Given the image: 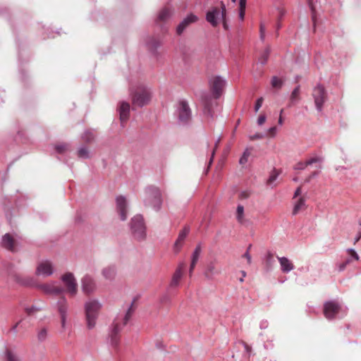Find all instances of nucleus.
<instances>
[{
	"instance_id": "obj_1",
	"label": "nucleus",
	"mask_w": 361,
	"mask_h": 361,
	"mask_svg": "<svg viewBox=\"0 0 361 361\" xmlns=\"http://www.w3.org/2000/svg\"><path fill=\"white\" fill-rule=\"evenodd\" d=\"M226 80L220 76H215L209 80L211 90L214 94V98L209 95H205L202 97L204 104L203 113L207 117L214 119L216 112L221 110L217 99L223 94L226 86Z\"/></svg>"
},
{
	"instance_id": "obj_2",
	"label": "nucleus",
	"mask_w": 361,
	"mask_h": 361,
	"mask_svg": "<svg viewBox=\"0 0 361 361\" xmlns=\"http://www.w3.org/2000/svg\"><path fill=\"white\" fill-rule=\"evenodd\" d=\"M135 301V300H133L130 305L128 307L124 317L121 319L118 317H117L112 325V328L109 334L110 344L111 346L114 348L116 350L118 349L119 346V333L121 331L122 326H124L125 325L127 324V323L130 319L132 315L133 314L135 310V307H134Z\"/></svg>"
},
{
	"instance_id": "obj_3",
	"label": "nucleus",
	"mask_w": 361,
	"mask_h": 361,
	"mask_svg": "<svg viewBox=\"0 0 361 361\" xmlns=\"http://www.w3.org/2000/svg\"><path fill=\"white\" fill-rule=\"evenodd\" d=\"M129 227L132 237L135 240L142 242L146 240L147 227L141 214H137L130 219Z\"/></svg>"
},
{
	"instance_id": "obj_4",
	"label": "nucleus",
	"mask_w": 361,
	"mask_h": 361,
	"mask_svg": "<svg viewBox=\"0 0 361 361\" xmlns=\"http://www.w3.org/2000/svg\"><path fill=\"white\" fill-rule=\"evenodd\" d=\"M144 204L146 207H152L155 211L160 210L162 204L161 193L159 188L149 185L145 189Z\"/></svg>"
},
{
	"instance_id": "obj_5",
	"label": "nucleus",
	"mask_w": 361,
	"mask_h": 361,
	"mask_svg": "<svg viewBox=\"0 0 361 361\" xmlns=\"http://www.w3.org/2000/svg\"><path fill=\"white\" fill-rule=\"evenodd\" d=\"M101 307L102 305L97 300H90L85 302V318L87 326L89 329H92L95 326L96 320Z\"/></svg>"
},
{
	"instance_id": "obj_6",
	"label": "nucleus",
	"mask_w": 361,
	"mask_h": 361,
	"mask_svg": "<svg viewBox=\"0 0 361 361\" xmlns=\"http://www.w3.org/2000/svg\"><path fill=\"white\" fill-rule=\"evenodd\" d=\"M130 95L133 106L142 107L147 104L151 99V92L147 87L140 85L135 90L130 89Z\"/></svg>"
},
{
	"instance_id": "obj_7",
	"label": "nucleus",
	"mask_w": 361,
	"mask_h": 361,
	"mask_svg": "<svg viewBox=\"0 0 361 361\" xmlns=\"http://www.w3.org/2000/svg\"><path fill=\"white\" fill-rule=\"evenodd\" d=\"M61 279L65 286V292L71 297H74L78 293V283L74 275L68 272L63 274Z\"/></svg>"
},
{
	"instance_id": "obj_8",
	"label": "nucleus",
	"mask_w": 361,
	"mask_h": 361,
	"mask_svg": "<svg viewBox=\"0 0 361 361\" xmlns=\"http://www.w3.org/2000/svg\"><path fill=\"white\" fill-rule=\"evenodd\" d=\"M312 97L317 110L322 111L323 105L327 100V93L324 87L321 84H318L315 86L312 91Z\"/></svg>"
},
{
	"instance_id": "obj_9",
	"label": "nucleus",
	"mask_w": 361,
	"mask_h": 361,
	"mask_svg": "<svg viewBox=\"0 0 361 361\" xmlns=\"http://www.w3.org/2000/svg\"><path fill=\"white\" fill-rule=\"evenodd\" d=\"M341 306L336 300L326 301L324 304V314L328 320L337 318L341 311Z\"/></svg>"
},
{
	"instance_id": "obj_10",
	"label": "nucleus",
	"mask_w": 361,
	"mask_h": 361,
	"mask_svg": "<svg viewBox=\"0 0 361 361\" xmlns=\"http://www.w3.org/2000/svg\"><path fill=\"white\" fill-rule=\"evenodd\" d=\"M178 120L182 125L188 124L192 118L191 109L186 101L182 100L178 104L177 109Z\"/></svg>"
},
{
	"instance_id": "obj_11",
	"label": "nucleus",
	"mask_w": 361,
	"mask_h": 361,
	"mask_svg": "<svg viewBox=\"0 0 361 361\" xmlns=\"http://www.w3.org/2000/svg\"><path fill=\"white\" fill-rule=\"evenodd\" d=\"M37 288L41 290L46 294L54 295H59L65 292L64 288L59 286L56 281L39 284L37 285Z\"/></svg>"
},
{
	"instance_id": "obj_12",
	"label": "nucleus",
	"mask_w": 361,
	"mask_h": 361,
	"mask_svg": "<svg viewBox=\"0 0 361 361\" xmlns=\"http://www.w3.org/2000/svg\"><path fill=\"white\" fill-rule=\"evenodd\" d=\"M54 273V267L49 260H44L39 262L36 268L35 274L37 276L47 277Z\"/></svg>"
},
{
	"instance_id": "obj_13",
	"label": "nucleus",
	"mask_w": 361,
	"mask_h": 361,
	"mask_svg": "<svg viewBox=\"0 0 361 361\" xmlns=\"http://www.w3.org/2000/svg\"><path fill=\"white\" fill-rule=\"evenodd\" d=\"M82 290L85 294L89 295L94 293L96 290V283L94 279L89 276L85 275L81 279Z\"/></svg>"
},
{
	"instance_id": "obj_14",
	"label": "nucleus",
	"mask_w": 361,
	"mask_h": 361,
	"mask_svg": "<svg viewBox=\"0 0 361 361\" xmlns=\"http://www.w3.org/2000/svg\"><path fill=\"white\" fill-rule=\"evenodd\" d=\"M198 20V17L190 13L183 20L178 24L176 27V33L178 35H182L185 30L191 24L196 23Z\"/></svg>"
},
{
	"instance_id": "obj_15",
	"label": "nucleus",
	"mask_w": 361,
	"mask_h": 361,
	"mask_svg": "<svg viewBox=\"0 0 361 361\" xmlns=\"http://www.w3.org/2000/svg\"><path fill=\"white\" fill-rule=\"evenodd\" d=\"M116 209L120 215V219L125 221L127 219V200L124 196H118L116 199Z\"/></svg>"
},
{
	"instance_id": "obj_16",
	"label": "nucleus",
	"mask_w": 361,
	"mask_h": 361,
	"mask_svg": "<svg viewBox=\"0 0 361 361\" xmlns=\"http://www.w3.org/2000/svg\"><path fill=\"white\" fill-rule=\"evenodd\" d=\"M58 312L61 316V322L62 327H65L67 312H68V302L66 298L63 296L60 298L57 302Z\"/></svg>"
},
{
	"instance_id": "obj_17",
	"label": "nucleus",
	"mask_w": 361,
	"mask_h": 361,
	"mask_svg": "<svg viewBox=\"0 0 361 361\" xmlns=\"http://www.w3.org/2000/svg\"><path fill=\"white\" fill-rule=\"evenodd\" d=\"M1 246L11 251V252H16V245L17 242L16 240L13 238V236L9 233H6L2 236L1 242Z\"/></svg>"
},
{
	"instance_id": "obj_18",
	"label": "nucleus",
	"mask_w": 361,
	"mask_h": 361,
	"mask_svg": "<svg viewBox=\"0 0 361 361\" xmlns=\"http://www.w3.org/2000/svg\"><path fill=\"white\" fill-rule=\"evenodd\" d=\"M190 227L188 226H184V228L179 232L178 238L176 239L174 245H173V250L175 252L178 253L183 245L185 239L188 236L190 233Z\"/></svg>"
},
{
	"instance_id": "obj_19",
	"label": "nucleus",
	"mask_w": 361,
	"mask_h": 361,
	"mask_svg": "<svg viewBox=\"0 0 361 361\" xmlns=\"http://www.w3.org/2000/svg\"><path fill=\"white\" fill-rule=\"evenodd\" d=\"M221 16V10L217 7H212L206 13V20L213 27H216L218 25V19Z\"/></svg>"
},
{
	"instance_id": "obj_20",
	"label": "nucleus",
	"mask_w": 361,
	"mask_h": 361,
	"mask_svg": "<svg viewBox=\"0 0 361 361\" xmlns=\"http://www.w3.org/2000/svg\"><path fill=\"white\" fill-rule=\"evenodd\" d=\"M14 280L17 283L23 286L37 288V285H39V283H37L35 279L32 276L15 275Z\"/></svg>"
},
{
	"instance_id": "obj_21",
	"label": "nucleus",
	"mask_w": 361,
	"mask_h": 361,
	"mask_svg": "<svg viewBox=\"0 0 361 361\" xmlns=\"http://www.w3.org/2000/svg\"><path fill=\"white\" fill-rule=\"evenodd\" d=\"M220 274L221 270L216 267V262L214 261L209 262L207 264L204 271V276L209 280L213 279L214 276L219 275Z\"/></svg>"
},
{
	"instance_id": "obj_22",
	"label": "nucleus",
	"mask_w": 361,
	"mask_h": 361,
	"mask_svg": "<svg viewBox=\"0 0 361 361\" xmlns=\"http://www.w3.org/2000/svg\"><path fill=\"white\" fill-rule=\"evenodd\" d=\"M130 106L129 103L126 102H122L120 103L118 107V112L120 116L121 122L125 123L128 120L130 114Z\"/></svg>"
},
{
	"instance_id": "obj_23",
	"label": "nucleus",
	"mask_w": 361,
	"mask_h": 361,
	"mask_svg": "<svg viewBox=\"0 0 361 361\" xmlns=\"http://www.w3.org/2000/svg\"><path fill=\"white\" fill-rule=\"evenodd\" d=\"M283 273H288L293 270L295 267L291 261L286 257H277Z\"/></svg>"
},
{
	"instance_id": "obj_24",
	"label": "nucleus",
	"mask_w": 361,
	"mask_h": 361,
	"mask_svg": "<svg viewBox=\"0 0 361 361\" xmlns=\"http://www.w3.org/2000/svg\"><path fill=\"white\" fill-rule=\"evenodd\" d=\"M201 252H202V247H201V244L199 243L196 245V247L192 254V256H191V264H190V270H189L190 274H191L192 273L193 269H195V267L199 259Z\"/></svg>"
},
{
	"instance_id": "obj_25",
	"label": "nucleus",
	"mask_w": 361,
	"mask_h": 361,
	"mask_svg": "<svg viewBox=\"0 0 361 361\" xmlns=\"http://www.w3.org/2000/svg\"><path fill=\"white\" fill-rule=\"evenodd\" d=\"M183 269V264H181L175 271L171 281L169 284V288H176L179 285V281L182 277V270Z\"/></svg>"
},
{
	"instance_id": "obj_26",
	"label": "nucleus",
	"mask_w": 361,
	"mask_h": 361,
	"mask_svg": "<svg viewBox=\"0 0 361 361\" xmlns=\"http://www.w3.org/2000/svg\"><path fill=\"white\" fill-rule=\"evenodd\" d=\"M306 208L305 199L303 197H301L298 199L296 203L294 205L293 209V214L296 215L299 213L300 211L305 209Z\"/></svg>"
},
{
	"instance_id": "obj_27",
	"label": "nucleus",
	"mask_w": 361,
	"mask_h": 361,
	"mask_svg": "<svg viewBox=\"0 0 361 361\" xmlns=\"http://www.w3.org/2000/svg\"><path fill=\"white\" fill-rule=\"evenodd\" d=\"M96 137L95 133L92 130H86L81 136V139L86 143L92 142Z\"/></svg>"
},
{
	"instance_id": "obj_28",
	"label": "nucleus",
	"mask_w": 361,
	"mask_h": 361,
	"mask_svg": "<svg viewBox=\"0 0 361 361\" xmlns=\"http://www.w3.org/2000/svg\"><path fill=\"white\" fill-rule=\"evenodd\" d=\"M102 274L105 279L111 280L116 275V268L114 266L106 267L102 270Z\"/></svg>"
},
{
	"instance_id": "obj_29",
	"label": "nucleus",
	"mask_w": 361,
	"mask_h": 361,
	"mask_svg": "<svg viewBox=\"0 0 361 361\" xmlns=\"http://www.w3.org/2000/svg\"><path fill=\"white\" fill-rule=\"evenodd\" d=\"M300 99V85H298L296 87L294 88L293 90L290 97V102L288 104V106H291L294 105L296 102H298Z\"/></svg>"
},
{
	"instance_id": "obj_30",
	"label": "nucleus",
	"mask_w": 361,
	"mask_h": 361,
	"mask_svg": "<svg viewBox=\"0 0 361 361\" xmlns=\"http://www.w3.org/2000/svg\"><path fill=\"white\" fill-rule=\"evenodd\" d=\"M77 155L80 159H90L91 157L88 147L84 145L80 146L78 148Z\"/></svg>"
},
{
	"instance_id": "obj_31",
	"label": "nucleus",
	"mask_w": 361,
	"mask_h": 361,
	"mask_svg": "<svg viewBox=\"0 0 361 361\" xmlns=\"http://www.w3.org/2000/svg\"><path fill=\"white\" fill-rule=\"evenodd\" d=\"M236 219L240 224H243L245 222V219L244 218V207L241 204H239L237 207Z\"/></svg>"
},
{
	"instance_id": "obj_32",
	"label": "nucleus",
	"mask_w": 361,
	"mask_h": 361,
	"mask_svg": "<svg viewBox=\"0 0 361 361\" xmlns=\"http://www.w3.org/2000/svg\"><path fill=\"white\" fill-rule=\"evenodd\" d=\"M171 16V11L169 8H164L159 13L157 20L159 21H165Z\"/></svg>"
},
{
	"instance_id": "obj_33",
	"label": "nucleus",
	"mask_w": 361,
	"mask_h": 361,
	"mask_svg": "<svg viewBox=\"0 0 361 361\" xmlns=\"http://www.w3.org/2000/svg\"><path fill=\"white\" fill-rule=\"evenodd\" d=\"M37 340L44 342L48 337V329L46 327L39 329L37 334Z\"/></svg>"
},
{
	"instance_id": "obj_34",
	"label": "nucleus",
	"mask_w": 361,
	"mask_h": 361,
	"mask_svg": "<svg viewBox=\"0 0 361 361\" xmlns=\"http://www.w3.org/2000/svg\"><path fill=\"white\" fill-rule=\"evenodd\" d=\"M269 54H270V49L269 47H267L263 51V53L261 54L260 57L259 58V63H260L262 66L264 65L269 59Z\"/></svg>"
},
{
	"instance_id": "obj_35",
	"label": "nucleus",
	"mask_w": 361,
	"mask_h": 361,
	"mask_svg": "<svg viewBox=\"0 0 361 361\" xmlns=\"http://www.w3.org/2000/svg\"><path fill=\"white\" fill-rule=\"evenodd\" d=\"M6 361H20V359L12 351L7 350L5 353Z\"/></svg>"
},
{
	"instance_id": "obj_36",
	"label": "nucleus",
	"mask_w": 361,
	"mask_h": 361,
	"mask_svg": "<svg viewBox=\"0 0 361 361\" xmlns=\"http://www.w3.org/2000/svg\"><path fill=\"white\" fill-rule=\"evenodd\" d=\"M274 259L271 253L269 252L266 257V270L270 271L272 269Z\"/></svg>"
},
{
	"instance_id": "obj_37",
	"label": "nucleus",
	"mask_w": 361,
	"mask_h": 361,
	"mask_svg": "<svg viewBox=\"0 0 361 361\" xmlns=\"http://www.w3.org/2000/svg\"><path fill=\"white\" fill-rule=\"evenodd\" d=\"M279 174H280V173L276 169H274L271 171V173L267 180V185H271L274 183V182L277 179Z\"/></svg>"
},
{
	"instance_id": "obj_38",
	"label": "nucleus",
	"mask_w": 361,
	"mask_h": 361,
	"mask_svg": "<svg viewBox=\"0 0 361 361\" xmlns=\"http://www.w3.org/2000/svg\"><path fill=\"white\" fill-rule=\"evenodd\" d=\"M147 44L149 48L153 50H156L161 44L159 40L155 38H151Z\"/></svg>"
},
{
	"instance_id": "obj_39",
	"label": "nucleus",
	"mask_w": 361,
	"mask_h": 361,
	"mask_svg": "<svg viewBox=\"0 0 361 361\" xmlns=\"http://www.w3.org/2000/svg\"><path fill=\"white\" fill-rule=\"evenodd\" d=\"M226 10L225 4L223 2H221V18H222V20H223V25H224V29L227 30L228 26H227L226 22Z\"/></svg>"
},
{
	"instance_id": "obj_40",
	"label": "nucleus",
	"mask_w": 361,
	"mask_h": 361,
	"mask_svg": "<svg viewBox=\"0 0 361 361\" xmlns=\"http://www.w3.org/2000/svg\"><path fill=\"white\" fill-rule=\"evenodd\" d=\"M283 83V80L276 76H274L271 78V84L273 87L279 89L282 87Z\"/></svg>"
},
{
	"instance_id": "obj_41",
	"label": "nucleus",
	"mask_w": 361,
	"mask_h": 361,
	"mask_svg": "<svg viewBox=\"0 0 361 361\" xmlns=\"http://www.w3.org/2000/svg\"><path fill=\"white\" fill-rule=\"evenodd\" d=\"M250 155V152L249 151L248 149H246L244 151L241 157L240 158V160H239L240 164L243 165V164H246L248 161V158H249Z\"/></svg>"
},
{
	"instance_id": "obj_42",
	"label": "nucleus",
	"mask_w": 361,
	"mask_h": 361,
	"mask_svg": "<svg viewBox=\"0 0 361 361\" xmlns=\"http://www.w3.org/2000/svg\"><path fill=\"white\" fill-rule=\"evenodd\" d=\"M171 302V296L167 293L163 294L159 298V302L161 304H170Z\"/></svg>"
},
{
	"instance_id": "obj_43",
	"label": "nucleus",
	"mask_w": 361,
	"mask_h": 361,
	"mask_svg": "<svg viewBox=\"0 0 361 361\" xmlns=\"http://www.w3.org/2000/svg\"><path fill=\"white\" fill-rule=\"evenodd\" d=\"M322 161H323V159L322 157H313V158H311V159L307 160L305 162H306L307 166H310L313 164L318 163V162L320 163Z\"/></svg>"
},
{
	"instance_id": "obj_44",
	"label": "nucleus",
	"mask_w": 361,
	"mask_h": 361,
	"mask_svg": "<svg viewBox=\"0 0 361 361\" xmlns=\"http://www.w3.org/2000/svg\"><path fill=\"white\" fill-rule=\"evenodd\" d=\"M307 2H308V5L310 8L311 12H312V20L314 24L315 25L316 14H315V8L312 4V0H307Z\"/></svg>"
},
{
	"instance_id": "obj_45",
	"label": "nucleus",
	"mask_w": 361,
	"mask_h": 361,
	"mask_svg": "<svg viewBox=\"0 0 361 361\" xmlns=\"http://www.w3.org/2000/svg\"><path fill=\"white\" fill-rule=\"evenodd\" d=\"M67 147L68 145L66 144L57 145L55 147V149L58 153L62 154L66 150Z\"/></svg>"
},
{
	"instance_id": "obj_46",
	"label": "nucleus",
	"mask_w": 361,
	"mask_h": 361,
	"mask_svg": "<svg viewBox=\"0 0 361 361\" xmlns=\"http://www.w3.org/2000/svg\"><path fill=\"white\" fill-rule=\"evenodd\" d=\"M263 101H264V99L263 97H259L257 99L256 101V103L255 104V111L257 113L259 109L262 107V103H263Z\"/></svg>"
},
{
	"instance_id": "obj_47",
	"label": "nucleus",
	"mask_w": 361,
	"mask_h": 361,
	"mask_svg": "<svg viewBox=\"0 0 361 361\" xmlns=\"http://www.w3.org/2000/svg\"><path fill=\"white\" fill-rule=\"evenodd\" d=\"M306 162H298L293 167L294 170H304L307 167Z\"/></svg>"
},
{
	"instance_id": "obj_48",
	"label": "nucleus",
	"mask_w": 361,
	"mask_h": 361,
	"mask_svg": "<svg viewBox=\"0 0 361 361\" xmlns=\"http://www.w3.org/2000/svg\"><path fill=\"white\" fill-rule=\"evenodd\" d=\"M351 262H352L351 258H348L345 262H343V263L340 264L338 265V270H339V271H343L345 269L346 266L348 264H350Z\"/></svg>"
},
{
	"instance_id": "obj_49",
	"label": "nucleus",
	"mask_w": 361,
	"mask_h": 361,
	"mask_svg": "<svg viewBox=\"0 0 361 361\" xmlns=\"http://www.w3.org/2000/svg\"><path fill=\"white\" fill-rule=\"evenodd\" d=\"M263 137H264V135L259 133L249 136L250 140H259L262 139Z\"/></svg>"
},
{
	"instance_id": "obj_50",
	"label": "nucleus",
	"mask_w": 361,
	"mask_h": 361,
	"mask_svg": "<svg viewBox=\"0 0 361 361\" xmlns=\"http://www.w3.org/2000/svg\"><path fill=\"white\" fill-rule=\"evenodd\" d=\"M347 251L348 252L350 253V255H351V259L353 258L355 260H358L359 259V255H357V253L352 248H349L347 250Z\"/></svg>"
},
{
	"instance_id": "obj_51",
	"label": "nucleus",
	"mask_w": 361,
	"mask_h": 361,
	"mask_svg": "<svg viewBox=\"0 0 361 361\" xmlns=\"http://www.w3.org/2000/svg\"><path fill=\"white\" fill-rule=\"evenodd\" d=\"M266 116L264 114H261L257 118V124L259 126L263 125L266 121Z\"/></svg>"
},
{
	"instance_id": "obj_52",
	"label": "nucleus",
	"mask_w": 361,
	"mask_h": 361,
	"mask_svg": "<svg viewBox=\"0 0 361 361\" xmlns=\"http://www.w3.org/2000/svg\"><path fill=\"white\" fill-rule=\"evenodd\" d=\"M250 247H251V245H250V246H249V247H248V249L247 250V251H246V252H245V254L243 255V257H245V258H246V259H247V263H248L249 264H251V262H252L251 256H250V253H249V250H250Z\"/></svg>"
},
{
	"instance_id": "obj_53",
	"label": "nucleus",
	"mask_w": 361,
	"mask_h": 361,
	"mask_svg": "<svg viewBox=\"0 0 361 361\" xmlns=\"http://www.w3.org/2000/svg\"><path fill=\"white\" fill-rule=\"evenodd\" d=\"M264 33H265V26L261 23L260 24V38L262 40L264 39Z\"/></svg>"
},
{
	"instance_id": "obj_54",
	"label": "nucleus",
	"mask_w": 361,
	"mask_h": 361,
	"mask_svg": "<svg viewBox=\"0 0 361 361\" xmlns=\"http://www.w3.org/2000/svg\"><path fill=\"white\" fill-rule=\"evenodd\" d=\"M250 196V193L247 191H242L240 194H239V197L242 200L243 199H247Z\"/></svg>"
},
{
	"instance_id": "obj_55",
	"label": "nucleus",
	"mask_w": 361,
	"mask_h": 361,
	"mask_svg": "<svg viewBox=\"0 0 361 361\" xmlns=\"http://www.w3.org/2000/svg\"><path fill=\"white\" fill-rule=\"evenodd\" d=\"M318 172L317 171H314L313 173H312V174H310L305 180V182L306 183H309L310 182L311 179L313 178L314 177H315L316 176L318 175Z\"/></svg>"
},
{
	"instance_id": "obj_56",
	"label": "nucleus",
	"mask_w": 361,
	"mask_h": 361,
	"mask_svg": "<svg viewBox=\"0 0 361 361\" xmlns=\"http://www.w3.org/2000/svg\"><path fill=\"white\" fill-rule=\"evenodd\" d=\"M21 322V320L19 321L18 322H17L16 324H14L10 329L9 331L11 332H13L14 334H16L17 333V328L18 326V325L20 324V323Z\"/></svg>"
},
{
	"instance_id": "obj_57",
	"label": "nucleus",
	"mask_w": 361,
	"mask_h": 361,
	"mask_svg": "<svg viewBox=\"0 0 361 361\" xmlns=\"http://www.w3.org/2000/svg\"><path fill=\"white\" fill-rule=\"evenodd\" d=\"M37 310V309L35 308V307H34V306H32L31 307H27V308L25 309V311L27 312V313L28 314H32V312H35Z\"/></svg>"
},
{
	"instance_id": "obj_58",
	"label": "nucleus",
	"mask_w": 361,
	"mask_h": 361,
	"mask_svg": "<svg viewBox=\"0 0 361 361\" xmlns=\"http://www.w3.org/2000/svg\"><path fill=\"white\" fill-rule=\"evenodd\" d=\"M246 1H243V0L239 1V9H245V10Z\"/></svg>"
},
{
	"instance_id": "obj_59",
	"label": "nucleus",
	"mask_w": 361,
	"mask_h": 361,
	"mask_svg": "<svg viewBox=\"0 0 361 361\" xmlns=\"http://www.w3.org/2000/svg\"><path fill=\"white\" fill-rule=\"evenodd\" d=\"M268 131L271 134V136H274L276 134V127H275V126L271 127L268 130Z\"/></svg>"
},
{
	"instance_id": "obj_60",
	"label": "nucleus",
	"mask_w": 361,
	"mask_h": 361,
	"mask_svg": "<svg viewBox=\"0 0 361 361\" xmlns=\"http://www.w3.org/2000/svg\"><path fill=\"white\" fill-rule=\"evenodd\" d=\"M301 192H302V191H301V187L300 186V187H298V188L295 190V192H294V196H293V197H294V198L297 197L298 196H299V195L301 194Z\"/></svg>"
},
{
	"instance_id": "obj_61",
	"label": "nucleus",
	"mask_w": 361,
	"mask_h": 361,
	"mask_svg": "<svg viewBox=\"0 0 361 361\" xmlns=\"http://www.w3.org/2000/svg\"><path fill=\"white\" fill-rule=\"evenodd\" d=\"M245 9H239V18L241 20L244 19L245 17Z\"/></svg>"
},
{
	"instance_id": "obj_62",
	"label": "nucleus",
	"mask_w": 361,
	"mask_h": 361,
	"mask_svg": "<svg viewBox=\"0 0 361 361\" xmlns=\"http://www.w3.org/2000/svg\"><path fill=\"white\" fill-rule=\"evenodd\" d=\"M360 238H361V232H359L357 234L356 237L355 238L354 244H355L357 242H358Z\"/></svg>"
},
{
	"instance_id": "obj_63",
	"label": "nucleus",
	"mask_w": 361,
	"mask_h": 361,
	"mask_svg": "<svg viewBox=\"0 0 361 361\" xmlns=\"http://www.w3.org/2000/svg\"><path fill=\"white\" fill-rule=\"evenodd\" d=\"M285 14V11L283 9L279 10V18L281 19Z\"/></svg>"
},
{
	"instance_id": "obj_64",
	"label": "nucleus",
	"mask_w": 361,
	"mask_h": 361,
	"mask_svg": "<svg viewBox=\"0 0 361 361\" xmlns=\"http://www.w3.org/2000/svg\"><path fill=\"white\" fill-rule=\"evenodd\" d=\"M279 123L280 125H281L283 123V118H282L281 116H280V117L279 118Z\"/></svg>"
}]
</instances>
